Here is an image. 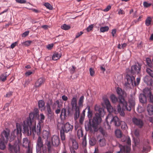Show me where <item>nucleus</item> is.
Instances as JSON below:
<instances>
[{
  "label": "nucleus",
  "mask_w": 153,
  "mask_h": 153,
  "mask_svg": "<svg viewBox=\"0 0 153 153\" xmlns=\"http://www.w3.org/2000/svg\"><path fill=\"white\" fill-rule=\"evenodd\" d=\"M16 130H14V132L16 131V134L19 137L15 140L13 145L10 143H9V150L11 152L14 151L16 153L19 151L20 146L21 144V132L22 127L23 133L26 134L29 136L31 135L32 132L34 135L37 134L39 136L41 134V125L39 123H38L36 127V123L34 120H31L27 119L24 121L23 123H16Z\"/></svg>",
  "instance_id": "f257e3e1"
},
{
  "label": "nucleus",
  "mask_w": 153,
  "mask_h": 153,
  "mask_svg": "<svg viewBox=\"0 0 153 153\" xmlns=\"http://www.w3.org/2000/svg\"><path fill=\"white\" fill-rule=\"evenodd\" d=\"M95 111H98L95 114L92 120V124H91V120L88 122L85 123V128L86 130L90 131V132L97 131L98 130V125L101 123L102 116L103 114V109L99 105H96L94 106Z\"/></svg>",
  "instance_id": "f03ea898"
},
{
  "label": "nucleus",
  "mask_w": 153,
  "mask_h": 153,
  "mask_svg": "<svg viewBox=\"0 0 153 153\" xmlns=\"http://www.w3.org/2000/svg\"><path fill=\"white\" fill-rule=\"evenodd\" d=\"M105 120L108 125L110 123L117 126L121 125V128L123 130H125L127 128L126 124L125 122H120L119 118L117 116L113 117L110 114L108 115Z\"/></svg>",
  "instance_id": "7ed1b4c3"
},
{
  "label": "nucleus",
  "mask_w": 153,
  "mask_h": 153,
  "mask_svg": "<svg viewBox=\"0 0 153 153\" xmlns=\"http://www.w3.org/2000/svg\"><path fill=\"white\" fill-rule=\"evenodd\" d=\"M73 128V126L68 122H66L62 124L61 129L60 131V135L63 143H64L66 135L65 133H67L72 131Z\"/></svg>",
  "instance_id": "20e7f679"
},
{
  "label": "nucleus",
  "mask_w": 153,
  "mask_h": 153,
  "mask_svg": "<svg viewBox=\"0 0 153 153\" xmlns=\"http://www.w3.org/2000/svg\"><path fill=\"white\" fill-rule=\"evenodd\" d=\"M51 142L50 140L46 143L47 146L48 150L49 153H51L53 150V146H58L60 143L59 137L57 135H53L51 139Z\"/></svg>",
  "instance_id": "39448f33"
},
{
  "label": "nucleus",
  "mask_w": 153,
  "mask_h": 153,
  "mask_svg": "<svg viewBox=\"0 0 153 153\" xmlns=\"http://www.w3.org/2000/svg\"><path fill=\"white\" fill-rule=\"evenodd\" d=\"M57 105L58 108H60L62 105L61 104H60L59 100H57L54 102H53L52 100H50L47 103L46 109L48 115L52 116L54 114V113L53 111L52 110L51 106L52 109L54 110L56 109Z\"/></svg>",
  "instance_id": "423d86ee"
},
{
  "label": "nucleus",
  "mask_w": 153,
  "mask_h": 153,
  "mask_svg": "<svg viewBox=\"0 0 153 153\" xmlns=\"http://www.w3.org/2000/svg\"><path fill=\"white\" fill-rule=\"evenodd\" d=\"M135 98L131 96L129 99L128 105L124 99L123 102H121L120 105H123L122 109L124 110H127L130 111L132 108H133L135 105Z\"/></svg>",
  "instance_id": "0eeeda50"
},
{
  "label": "nucleus",
  "mask_w": 153,
  "mask_h": 153,
  "mask_svg": "<svg viewBox=\"0 0 153 153\" xmlns=\"http://www.w3.org/2000/svg\"><path fill=\"white\" fill-rule=\"evenodd\" d=\"M77 96H74L71 99V105L73 109L75 111L74 114V119L75 120H77L80 115V111H79L78 107L77 105Z\"/></svg>",
  "instance_id": "6e6552de"
},
{
  "label": "nucleus",
  "mask_w": 153,
  "mask_h": 153,
  "mask_svg": "<svg viewBox=\"0 0 153 153\" xmlns=\"http://www.w3.org/2000/svg\"><path fill=\"white\" fill-rule=\"evenodd\" d=\"M36 149L37 153H41L42 150L43 152L45 153L46 152L47 150L46 148L44 147L42 140L40 136H39L37 138L36 145Z\"/></svg>",
  "instance_id": "1a4fd4ad"
},
{
  "label": "nucleus",
  "mask_w": 153,
  "mask_h": 153,
  "mask_svg": "<svg viewBox=\"0 0 153 153\" xmlns=\"http://www.w3.org/2000/svg\"><path fill=\"white\" fill-rule=\"evenodd\" d=\"M22 146L27 149V153H32V147L27 137H25L23 139Z\"/></svg>",
  "instance_id": "9d476101"
},
{
  "label": "nucleus",
  "mask_w": 153,
  "mask_h": 153,
  "mask_svg": "<svg viewBox=\"0 0 153 153\" xmlns=\"http://www.w3.org/2000/svg\"><path fill=\"white\" fill-rule=\"evenodd\" d=\"M116 149H119V151H116L115 152L116 153H128L130 151V147L128 146H125L120 144L118 146H117Z\"/></svg>",
  "instance_id": "9b49d317"
},
{
  "label": "nucleus",
  "mask_w": 153,
  "mask_h": 153,
  "mask_svg": "<svg viewBox=\"0 0 153 153\" xmlns=\"http://www.w3.org/2000/svg\"><path fill=\"white\" fill-rule=\"evenodd\" d=\"M140 65L138 64V65L132 66L131 68V72L132 75H134L135 74H139L140 72Z\"/></svg>",
  "instance_id": "f8f14e48"
},
{
  "label": "nucleus",
  "mask_w": 153,
  "mask_h": 153,
  "mask_svg": "<svg viewBox=\"0 0 153 153\" xmlns=\"http://www.w3.org/2000/svg\"><path fill=\"white\" fill-rule=\"evenodd\" d=\"M70 113V111L69 110L67 111L65 108H62L61 111V113L60 115V118L62 120L65 119L69 115Z\"/></svg>",
  "instance_id": "ddd939ff"
},
{
  "label": "nucleus",
  "mask_w": 153,
  "mask_h": 153,
  "mask_svg": "<svg viewBox=\"0 0 153 153\" xmlns=\"http://www.w3.org/2000/svg\"><path fill=\"white\" fill-rule=\"evenodd\" d=\"M132 121L134 124L138 126L140 128H142L143 126V121L140 119L134 117L132 118Z\"/></svg>",
  "instance_id": "4468645a"
},
{
  "label": "nucleus",
  "mask_w": 153,
  "mask_h": 153,
  "mask_svg": "<svg viewBox=\"0 0 153 153\" xmlns=\"http://www.w3.org/2000/svg\"><path fill=\"white\" fill-rule=\"evenodd\" d=\"M116 91L119 96L120 97V101L121 102H123L124 101V96L125 93V92L119 87H118L117 88Z\"/></svg>",
  "instance_id": "2eb2a0df"
},
{
  "label": "nucleus",
  "mask_w": 153,
  "mask_h": 153,
  "mask_svg": "<svg viewBox=\"0 0 153 153\" xmlns=\"http://www.w3.org/2000/svg\"><path fill=\"white\" fill-rule=\"evenodd\" d=\"M1 136L3 137L4 141V138H6L5 142L7 143L8 140V138L10 136V131L8 129H6L2 132Z\"/></svg>",
  "instance_id": "dca6fc26"
},
{
  "label": "nucleus",
  "mask_w": 153,
  "mask_h": 153,
  "mask_svg": "<svg viewBox=\"0 0 153 153\" xmlns=\"http://www.w3.org/2000/svg\"><path fill=\"white\" fill-rule=\"evenodd\" d=\"M126 79H127V82L128 84H131L133 86L134 81L135 79L133 75L131 76L129 74H127L126 76Z\"/></svg>",
  "instance_id": "f3484780"
},
{
  "label": "nucleus",
  "mask_w": 153,
  "mask_h": 153,
  "mask_svg": "<svg viewBox=\"0 0 153 153\" xmlns=\"http://www.w3.org/2000/svg\"><path fill=\"white\" fill-rule=\"evenodd\" d=\"M39 110L38 109L36 108L34 109V112L30 113L29 115V117L27 119L29 120H34V118L37 117L38 115Z\"/></svg>",
  "instance_id": "a211bd4d"
},
{
  "label": "nucleus",
  "mask_w": 153,
  "mask_h": 153,
  "mask_svg": "<svg viewBox=\"0 0 153 153\" xmlns=\"http://www.w3.org/2000/svg\"><path fill=\"white\" fill-rule=\"evenodd\" d=\"M42 137L48 142L51 138V134L50 133L46 130L43 131L42 133Z\"/></svg>",
  "instance_id": "6ab92c4d"
},
{
  "label": "nucleus",
  "mask_w": 153,
  "mask_h": 153,
  "mask_svg": "<svg viewBox=\"0 0 153 153\" xmlns=\"http://www.w3.org/2000/svg\"><path fill=\"white\" fill-rule=\"evenodd\" d=\"M110 98L113 103H119L118 105H120L121 102L120 101V97L119 96L118 98L114 94H112L110 96Z\"/></svg>",
  "instance_id": "aec40b11"
},
{
  "label": "nucleus",
  "mask_w": 153,
  "mask_h": 153,
  "mask_svg": "<svg viewBox=\"0 0 153 153\" xmlns=\"http://www.w3.org/2000/svg\"><path fill=\"white\" fill-rule=\"evenodd\" d=\"M121 138V140L122 142H125L126 140V143L128 145L130 146L131 145V140L130 137L127 138L126 136L124 135H122Z\"/></svg>",
  "instance_id": "412c9836"
},
{
  "label": "nucleus",
  "mask_w": 153,
  "mask_h": 153,
  "mask_svg": "<svg viewBox=\"0 0 153 153\" xmlns=\"http://www.w3.org/2000/svg\"><path fill=\"white\" fill-rule=\"evenodd\" d=\"M146 96L144 95L140 94L139 96V99L140 102L143 104H146L147 102Z\"/></svg>",
  "instance_id": "4be33fe9"
},
{
  "label": "nucleus",
  "mask_w": 153,
  "mask_h": 153,
  "mask_svg": "<svg viewBox=\"0 0 153 153\" xmlns=\"http://www.w3.org/2000/svg\"><path fill=\"white\" fill-rule=\"evenodd\" d=\"M38 105L39 108L41 111H43L45 109V103L43 100H41L38 102Z\"/></svg>",
  "instance_id": "5701e85b"
},
{
  "label": "nucleus",
  "mask_w": 153,
  "mask_h": 153,
  "mask_svg": "<svg viewBox=\"0 0 153 153\" xmlns=\"http://www.w3.org/2000/svg\"><path fill=\"white\" fill-rule=\"evenodd\" d=\"M84 99V97L83 95L79 99L78 101V105L79 111H80V108H82L83 106V102Z\"/></svg>",
  "instance_id": "b1692460"
},
{
  "label": "nucleus",
  "mask_w": 153,
  "mask_h": 153,
  "mask_svg": "<svg viewBox=\"0 0 153 153\" xmlns=\"http://www.w3.org/2000/svg\"><path fill=\"white\" fill-rule=\"evenodd\" d=\"M123 105H117V111L119 113L120 115L122 116H124L125 115V113L124 111L126 110H124L122 109ZM127 111V110H126Z\"/></svg>",
  "instance_id": "393cba45"
},
{
  "label": "nucleus",
  "mask_w": 153,
  "mask_h": 153,
  "mask_svg": "<svg viewBox=\"0 0 153 153\" xmlns=\"http://www.w3.org/2000/svg\"><path fill=\"white\" fill-rule=\"evenodd\" d=\"M62 54L61 53L58 52H55L54 53L52 59L53 60H56L59 59L61 56Z\"/></svg>",
  "instance_id": "a878e982"
},
{
  "label": "nucleus",
  "mask_w": 153,
  "mask_h": 153,
  "mask_svg": "<svg viewBox=\"0 0 153 153\" xmlns=\"http://www.w3.org/2000/svg\"><path fill=\"white\" fill-rule=\"evenodd\" d=\"M147 110L149 115L153 114V106L150 104H149L147 107Z\"/></svg>",
  "instance_id": "bb28decb"
},
{
  "label": "nucleus",
  "mask_w": 153,
  "mask_h": 153,
  "mask_svg": "<svg viewBox=\"0 0 153 153\" xmlns=\"http://www.w3.org/2000/svg\"><path fill=\"white\" fill-rule=\"evenodd\" d=\"M71 141L72 142V146H70V147H72V148L75 149V150H76L78 148V145L77 142L74 139H72Z\"/></svg>",
  "instance_id": "cd10ccee"
},
{
  "label": "nucleus",
  "mask_w": 153,
  "mask_h": 153,
  "mask_svg": "<svg viewBox=\"0 0 153 153\" xmlns=\"http://www.w3.org/2000/svg\"><path fill=\"white\" fill-rule=\"evenodd\" d=\"M97 142L96 138L94 137H91L89 140V144L91 146H94Z\"/></svg>",
  "instance_id": "c85d7f7f"
},
{
  "label": "nucleus",
  "mask_w": 153,
  "mask_h": 153,
  "mask_svg": "<svg viewBox=\"0 0 153 153\" xmlns=\"http://www.w3.org/2000/svg\"><path fill=\"white\" fill-rule=\"evenodd\" d=\"M44 80L42 78H40L36 82L35 86L36 87H38L40 86L44 83Z\"/></svg>",
  "instance_id": "c756f323"
},
{
  "label": "nucleus",
  "mask_w": 153,
  "mask_h": 153,
  "mask_svg": "<svg viewBox=\"0 0 153 153\" xmlns=\"http://www.w3.org/2000/svg\"><path fill=\"white\" fill-rule=\"evenodd\" d=\"M83 131L81 127H79L77 131V135L79 139L81 137H83Z\"/></svg>",
  "instance_id": "7c9ffc66"
},
{
  "label": "nucleus",
  "mask_w": 153,
  "mask_h": 153,
  "mask_svg": "<svg viewBox=\"0 0 153 153\" xmlns=\"http://www.w3.org/2000/svg\"><path fill=\"white\" fill-rule=\"evenodd\" d=\"M143 94H142L146 96H148L151 94V91L148 88H145L143 90Z\"/></svg>",
  "instance_id": "2f4dec72"
},
{
  "label": "nucleus",
  "mask_w": 153,
  "mask_h": 153,
  "mask_svg": "<svg viewBox=\"0 0 153 153\" xmlns=\"http://www.w3.org/2000/svg\"><path fill=\"white\" fill-rule=\"evenodd\" d=\"M39 123L41 125L43 123L44 120L45 119L44 115L42 113L40 114L39 116Z\"/></svg>",
  "instance_id": "473e14b6"
},
{
  "label": "nucleus",
  "mask_w": 153,
  "mask_h": 153,
  "mask_svg": "<svg viewBox=\"0 0 153 153\" xmlns=\"http://www.w3.org/2000/svg\"><path fill=\"white\" fill-rule=\"evenodd\" d=\"M87 109L88 110V117L89 118H91L92 117L93 115V113L92 111L90 109V107L89 106H88L85 109Z\"/></svg>",
  "instance_id": "72a5a7b5"
},
{
  "label": "nucleus",
  "mask_w": 153,
  "mask_h": 153,
  "mask_svg": "<svg viewBox=\"0 0 153 153\" xmlns=\"http://www.w3.org/2000/svg\"><path fill=\"white\" fill-rule=\"evenodd\" d=\"M105 140V138H102L100 139L99 141V142L100 146L103 147L106 145Z\"/></svg>",
  "instance_id": "f704fd0d"
},
{
  "label": "nucleus",
  "mask_w": 153,
  "mask_h": 153,
  "mask_svg": "<svg viewBox=\"0 0 153 153\" xmlns=\"http://www.w3.org/2000/svg\"><path fill=\"white\" fill-rule=\"evenodd\" d=\"M146 62L148 67L150 68H152L153 65L151 59L149 58H147L146 59Z\"/></svg>",
  "instance_id": "c9c22d12"
},
{
  "label": "nucleus",
  "mask_w": 153,
  "mask_h": 153,
  "mask_svg": "<svg viewBox=\"0 0 153 153\" xmlns=\"http://www.w3.org/2000/svg\"><path fill=\"white\" fill-rule=\"evenodd\" d=\"M151 77L148 76H146L145 77L144 79V82L148 84L149 82H151Z\"/></svg>",
  "instance_id": "e433bc0d"
},
{
  "label": "nucleus",
  "mask_w": 153,
  "mask_h": 153,
  "mask_svg": "<svg viewBox=\"0 0 153 153\" xmlns=\"http://www.w3.org/2000/svg\"><path fill=\"white\" fill-rule=\"evenodd\" d=\"M7 75L5 74H2L0 76V80L2 82H4L7 79Z\"/></svg>",
  "instance_id": "4c0bfd02"
},
{
  "label": "nucleus",
  "mask_w": 153,
  "mask_h": 153,
  "mask_svg": "<svg viewBox=\"0 0 153 153\" xmlns=\"http://www.w3.org/2000/svg\"><path fill=\"white\" fill-rule=\"evenodd\" d=\"M152 19L150 17H147L145 21V24L147 26H149L151 24Z\"/></svg>",
  "instance_id": "58836bf2"
},
{
  "label": "nucleus",
  "mask_w": 153,
  "mask_h": 153,
  "mask_svg": "<svg viewBox=\"0 0 153 153\" xmlns=\"http://www.w3.org/2000/svg\"><path fill=\"white\" fill-rule=\"evenodd\" d=\"M115 134L117 138H120L122 135L121 131L119 129L116 130L115 131Z\"/></svg>",
  "instance_id": "ea45409f"
},
{
  "label": "nucleus",
  "mask_w": 153,
  "mask_h": 153,
  "mask_svg": "<svg viewBox=\"0 0 153 153\" xmlns=\"http://www.w3.org/2000/svg\"><path fill=\"white\" fill-rule=\"evenodd\" d=\"M146 72L151 77L153 78V71L150 68H147L146 69Z\"/></svg>",
  "instance_id": "a19ab883"
},
{
  "label": "nucleus",
  "mask_w": 153,
  "mask_h": 153,
  "mask_svg": "<svg viewBox=\"0 0 153 153\" xmlns=\"http://www.w3.org/2000/svg\"><path fill=\"white\" fill-rule=\"evenodd\" d=\"M61 28L65 30H69L71 28V27L68 25H67L65 24H64L61 27Z\"/></svg>",
  "instance_id": "79ce46f5"
},
{
  "label": "nucleus",
  "mask_w": 153,
  "mask_h": 153,
  "mask_svg": "<svg viewBox=\"0 0 153 153\" xmlns=\"http://www.w3.org/2000/svg\"><path fill=\"white\" fill-rule=\"evenodd\" d=\"M109 29V27L107 26L102 27L100 28V31L101 32L103 33L107 31Z\"/></svg>",
  "instance_id": "37998d69"
},
{
  "label": "nucleus",
  "mask_w": 153,
  "mask_h": 153,
  "mask_svg": "<svg viewBox=\"0 0 153 153\" xmlns=\"http://www.w3.org/2000/svg\"><path fill=\"white\" fill-rule=\"evenodd\" d=\"M32 41L30 40H27L25 41V42H24L22 43V44L26 46H29L32 43Z\"/></svg>",
  "instance_id": "c03bdc74"
},
{
  "label": "nucleus",
  "mask_w": 153,
  "mask_h": 153,
  "mask_svg": "<svg viewBox=\"0 0 153 153\" xmlns=\"http://www.w3.org/2000/svg\"><path fill=\"white\" fill-rule=\"evenodd\" d=\"M6 148L5 145L4 144V141H1L0 142V149L4 150Z\"/></svg>",
  "instance_id": "a18cd8bd"
},
{
  "label": "nucleus",
  "mask_w": 153,
  "mask_h": 153,
  "mask_svg": "<svg viewBox=\"0 0 153 153\" xmlns=\"http://www.w3.org/2000/svg\"><path fill=\"white\" fill-rule=\"evenodd\" d=\"M44 5L49 10H51L53 9L52 6L48 3H45L44 4Z\"/></svg>",
  "instance_id": "49530a36"
},
{
  "label": "nucleus",
  "mask_w": 153,
  "mask_h": 153,
  "mask_svg": "<svg viewBox=\"0 0 153 153\" xmlns=\"http://www.w3.org/2000/svg\"><path fill=\"white\" fill-rule=\"evenodd\" d=\"M140 78H137L136 79V82L135 80V79L134 80V82H133V86L135 85H138L140 82Z\"/></svg>",
  "instance_id": "de8ad7c7"
},
{
  "label": "nucleus",
  "mask_w": 153,
  "mask_h": 153,
  "mask_svg": "<svg viewBox=\"0 0 153 153\" xmlns=\"http://www.w3.org/2000/svg\"><path fill=\"white\" fill-rule=\"evenodd\" d=\"M107 109L108 111L109 112L113 111L112 107L111 105V104H109L108 105H107L106 106Z\"/></svg>",
  "instance_id": "09e8293b"
},
{
  "label": "nucleus",
  "mask_w": 153,
  "mask_h": 153,
  "mask_svg": "<svg viewBox=\"0 0 153 153\" xmlns=\"http://www.w3.org/2000/svg\"><path fill=\"white\" fill-rule=\"evenodd\" d=\"M148 97L149 98V102L153 103V95L152 93L149 95Z\"/></svg>",
  "instance_id": "8fccbe9b"
},
{
  "label": "nucleus",
  "mask_w": 153,
  "mask_h": 153,
  "mask_svg": "<svg viewBox=\"0 0 153 153\" xmlns=\"http://www.w3.org/2000/svg\"><path fill=\"white\" fill-rule=\"evenodd\" d=\"M152 5L151 3H149L146 1H144L143 2V5L145 7L147 8L150 7Z\"/></svg>",
  "instance_id": "3c124183"
},
{
  "label": "nucleus",
  "mask_w": 153,
  "mask_h": 153,
  "mask_svg": "<svg viewBox=\"0 0 153 153\" xmlns=\"http://www.w3.org/2000/svg\"><path fill=\"white\" fill-rule=\"evenodd\" d=\"M93 27L94 25L92 24L91 25L87 28L86 30L87 32H89L93 29Z\"/></svg>",
  "instance_id": "603ef678"
},
{
  "label": "nucleus",
  "mask_w": 153,
  "mask_h": 153,
  "mask_svg": "<svg viewBox=\"0 0 153 153\" xmlns=\"http://www.w3.org/2000/svg\"><path fill=\"white\" fill-rule=\"evenodd\" d=\"M82 144V145L84 146H85L86 145L87 142L85 137H83Z\"/></svg>",
  "instance_id": "864d4df0"
},
{
  "label": "nucleus",
  "mask_w": 153,
  "mask_h": 153,
  "mask_svg": "<svg viewBox=\"0 0 153 153\" xmlns=\"http://www.w3.org/2000/svg\"><path fill=\"white\" fill-rule=\"evenodd\" d=\"M15 138V136L14 135V133H12L11 134V138L9 140L10 142L12 141Z\"/></svg>",
  "instance_id": "5fc2aeb1"
},
{
  "label": "nucleus",
  "mask_w": 153,
  "mask_h": 153,
  "mask_svg": "<svg viewBox=\"0 0 153 153\" xmlns=\"http://www.w3.org/2000/svg\"><path fill=\"white\" fill-rule=\"evenodd\" d=\"M89 72L91 76H93L94 74V69L92 68H90L89 69Z\"/></svg>",
  "instance_id": "6e6d98bb"
},
{
  "label": "nucleus",
  "mask_w": 153,
  "mask_h": 153,
  "mask_svg": "<svg viewBox=\"0 0 153 153\" xmlns=\"http://www.w3.org/2000/svg\"><path fill=\"white\" fill-rule=\"evenodd\" d=\"M29 33V31H25L22 33V37H25L28 36Z\"/></svg>",
  "instance_id": "4d7b16f0"
},
{
  "label": "nucleus",
  "mask_w": 153,
  "mask_h": 153,
  "mask_svg": "<svg viewBox=\"0 0 153 153\" xmlns=\"http://www.w3.org/2000/svg\"><path fill=\"white\" fill-rule=\"evenodd\" d=\"M16 2L21 4L25 3L26 1L25 0H15Z\"/></svg>",
  "instance_id": "13d9d810"
},
{
  "label": "nucleus",
  "mask_w": 153,
  "mask_h": 153,
  "mask_svg": "<svg viewBox=\"0 0 153 153\" xmlns=\"http://www.w3.org/2000/svg\"><path fill=\"white\" fill-rule=\"evenodd\" d=\"M53 44H48L47 46V48L48 50H50L53 48Z\"/></svg>",
  "instance_id": "bf43d9fd"
},
{
  "label": "nucleus",
  "mask_w": 153,
  "mask_h": 153,
  "mask_svg": "<svg viewBox=\"0 0 153 153\" xmlns=\"http://www.w3.org/2000/svg\"><path fill=\"white\" fill-rule=\"evenodd\" d=\"M104 102L106 106L110 104V102L108 99H105L104 100Z\"/></svg>",
  "instance_id": "052dcab7"
},
{
  "label": "nucleus",
  "mask_w": 153,
  "mask_h": 153,
  "mask_svg": "<svg viewBox=\"0 0 153 153\" xmlns=\"http://www.w3.org/2000/svg\"><path fill=\"white\" fill-rule=\"evenodd\" d=\"M84 117H83L82 116H80L79 119V122L80 123L82 124L84 121Z\"/></svg>",
  "instance_id": "680f3d73"
},
{
  "label": "nucleus",
  "mask_w": 153,
  "mask_h": 153,
  "mask_svg": "<svg viewBox=\"0 0 153 153\" xmlns=\"http://www.w3.org/2000/svg\"><path fill=\"white\" fill-rule=\"evenodd\" d=\"M12 92H10L7 93L5 95V97H10L12 95Z\"/></svg>",
  "instance_id": "e2e57ef3"
},
{
  "label": "nucleus",
  "mask_w": 153,
  "mask_h": 153,
  "mask_svg": "<svg viewBox=\"0 0 153 153\" xmlns=\"http://www.w3.org/2000/svg\"><path fill=\"white\" fill-rule=\"evenodd\" d=\"M111 6L109 5H108L107 7L106 8L104 9L103 10V11L104 12H107L108 11H109V10L111 9Z\"/></svg>",
  "instance_id": "0e129e2a"
},
{
  "label": "nucleus",
  "mask_w": 153,
  "mask_h": 153,
  "mask_svg": "<svg viewBox=\"0 0 153 153\" xmlns=\"http://www.w3.org/2000/svg\"><path fill=\"white\" fill-rule=\"evenodd\" d=\"M83 33L82 31H80L79 33H77L76 35V38H78Z\"/></svg>",
  "instance_id": "69168bd1"
},
{
  "label": "nucleus",
  "mask_w": 153,
  "mask_h": 153,
  "mask_svg": "<svg viewBox=\"0 0 153 153\" xmlns=\"http://www.w3.org/2000/svg\"><path fill=\"white\" fill-rule=\"evenodd\" d=\"M118 13L119 14H125V12L123 10L120 9L118 11Z\"/></svg>",
  "instance_id": "338daca9"
},
{
  "label": "nucleus",
  "mask_w": 153,
  "mask_h": 153,
  "mask_svg": "<svg viewBox=\"0 0 153 153\" xmlns=\"http://www.w3.org/2000/svg\"><path fill=\"white\" fill-rule=\"evenodd\" d=\"M62 100L65 101H67L68 99V97L65 95H63L62 97Z\"/></svg>",
  "instance_id": "774afa93"
}]
</instances>
